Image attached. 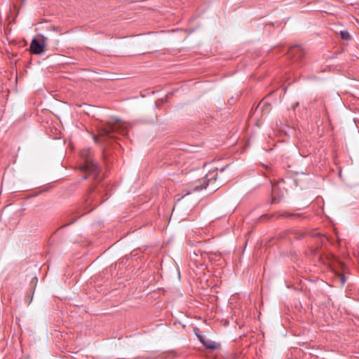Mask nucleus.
<instances>
[{
  "label": "nucleus",
  "mask_w": 359,
  "mask_h": 359,
  "mask_svg": "<svg viewBox=\"0 0 359 359\" xmlns=\"http://www.w3.org/2000/svg\"><path fill=\"white\" fill-rule=\"evenodd\" d=\"M80 156L83 159L84 163L81 166V170L85 173L83 179L92 177L95 182H100L103 180L102 170L97 163L94 162L91 156L90 149H84L80 151Z\"/></svg>",
  "instance_id": "obj_1"
},
{
  "label": "nucleus",
  "mask_w": 359,
  "mask_h": 359,
  "mask_svg": "<svg viewBox=\"0 0 359 359\" xmlns=\"http://www.w3.org/2000/svg\"><path fill=\"white\" fill-rule=\"evenodd\" d=\"M128 130V125L119 120H116L114 123H108L102 129V135H104L108 137H114L113 133H118L122 135L127 134Z\"/></svg>",
  "instance_id": "obj_2"
},
{
  "label": "nucleus",
  "mask_w": 359,
  "mask_h": 359,
  "mask_svg": "<svg viewBox=\"0 0 359 359\" xmlns=\"http://www.w3.org/2000/svg\"><path fill=\"white\" fill-rule=\"evenodd\" d=\"M218 168H215L214 170H210L205 176L203 179V183L199 182L200 184H196L193 188L194 191H199L203 190V189H205L206 187L212 181H216L218 174Z\"/></svg>",
  "instance_id": "obj_3"
},
{
  "label": "nucleus",
  "mask_w": 359,
  "mask_h": 359,
  "mask_svg": "<svg viewBox=\"0 0 359 359\" xmlns=\"http://www.w3.org/2000/svg\"><path fill=\"white\" fill-rule=\"evenodd\" d=\"M41 41H39L38 39H34L30 44V51L33 54H41L43 52L44 48L46 46V39L41 35Z\"/></svg>",
  "instance_id": "obj_4"
},
{
  "label": "nucleus",
  "mask_w": 359,
  "mask_h": 359,
  "mask_svg": "<svg viewBox=\"0 0 359 359\" xmlns=\"http://www.w3.org/2000/svg\"><path fill=\"white\" fill-rule=\"evenodd\" d=\"M95 191V188H92L90 190V192L89 194H88L86 200H85V203L86 205H90L93 202H95V204L94 205L96 206V205H98L100 203H102L104 199H102V201H97V196H94L93 197L91 196L92 194Z\"/></svg>",
  "instance_id": "obj_5"
},
{
  "label": "nucleus",
  "mask_w": 359,
  "mask_h": 359,
  "mask_svg": "<svg viewBox=\"0 0 359 359\" xmlns=\"http://www.w3.org/2000/svg\"><path fill=\"white\" fill-rule=\"evenodd\" d=\"M277 217L278 218L285 217V218H291V219H302V216L299 213L284 212L283 214H280V215H278Z\"/></svg>",
  "instance_id": "obj_6"
},
{
  "label": "nucleus",
  "mask_w": 359,
  "mask_h": 359,
  "mask_svg": "<svg viewBox=\"0 0 359 359\" xmlns=\"http://www.w3.org/2000/svg\"><path fill=\"white\" fill-rule=\"evenodd\" d=\"M341 37L344 40H349L351 39V35L347 31H341L340 32Z\"/></svg>",
  "instance_id": "obj_7"
},
{
  "label": "nucleus",
  "mask_w": 359,
  "mask_h": 359,
  "mask_svg": "<svg viewBox=\"0 0 359 359\" xmlns=\"http://www.w3.org/2000/svg\"><path fill=\"white\" fill-rule=\"evenodd\" d=\"M340 280H341V284L344 285L346 280H345V277L344 275L340 276Z\"/></svg>",
  "instance_id": "obj_8"
},
{
  "label": "nucleus",
  "mask_w": 359,
  "mask_h": 359,
  "mask_svg": "<svg viewBox=\"0 0 359 359\" xmlns=\"http://www.w3.org/2000/svg\"><path fill=\"white\" fill-rule=\"evenodd\" d=\"M309 234L311 237L320 236L319 233H310Z\"/></svg>",
  "instance_id": "obj_9"
},
{
  "label": "nucleus",
  "mask_w": 359,
  "mask_h": 359,
  "mask_svg": "<svg viewBox=\"0 0 359 359\" xmlns=\"http://www.w3.org/2000/svg\"><path fill=\"white\" fill-rule=\"evenodd\" d=\"M228 167V165H226L225 168H222L219 170L220 172H223L226 168Z\"/></svg>",
  "instance_id": "obj_10"
},
{
  "label": "nucleus",
  "mask_w": 359,
  "mask_h": 359,
  "mask_svg": "<svg viewBox=\"0 0 359 359\" xmlns=\"http://www.w3.org/2000/svg\"><path fill=\"white\" fill-rule=\"evenodd\" d=\"M98 196H99V198H102V194L100 191H99Z\"/></svg>",
  "instance_id": "obj_11"
},
{
  "label": "nucleus",
  "mask_w": 359,
  "mask_h": 359,
  "mask_svg": "<svg viewBox=\"0 0 359 359\" xmlns=\"http://www.w3.org/2000/svg\"><path fill=\"white\" fill-rule=\"evenodd\" d=\"M207 347H208L210 348H215V346H211V345H207Z\"/></svg>",
  "instance_id": "obj_12"
},
{
  "label": "nucleus",
  "mask_w": 359,
  "mask_h": 359,
  "mask_svg": "<svg viewBox=\"0 0 359 359\" xmlns=\"http://www.w3.org/2000/svg\"><path fill=\"white\" fill-rule=\"evenodd\" d=\"M297 106H298V102L294 105L293 108L294 109Z\"/></svg>",
  "instance_id": "obj_13"
}]
</instances>
